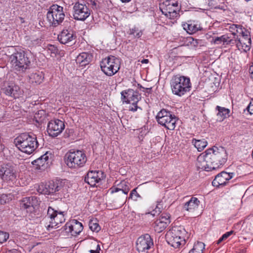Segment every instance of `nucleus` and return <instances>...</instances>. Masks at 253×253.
Returning a JSON list of instances; mask_svg holds the SVG:
<instances>
[{"label":"nucleus","mask_w":253,"mask_h":253,"mask_svg":"<svg viewBox=\"0 0 253 253\" xmlns=\"http://www.w3.org/2000/svg\"><path fill=\"white\" fill-rule=\"evenodd\" d=\"M130 34L133 35L135 38H139L141 37L142 32L141 31L138 30V29L134 28L130 30Z\"/></svg>","instance_id":"43"},{"label":"nucleus","mask_w":253,"mask_h":253,"mask_svg":"<svg viewBox=\"0 0 253 253\" xmlns=\"http://www.w3.org/2000/svg\"><path fill=\"white\" fill-rule=\"evenodd\" d=\"M76 34L72 30L64 29L58 36V40L62 44H68L75 40Z\"/></svg>","instance_id":"24"},{"label":"nucleus","mask_w":253,"mask_h":253,"mask_svg":"<svg viewBox=\"0 0 253 253\" xmlns=\"http://www.w3.org/2000/svg\"><path fill=\"white\" fill-rule=\"evenodd\" d=\"M192 144L197 149L198 151H202L207 146V141L205 139H196L193 138L192 140Z\"/></svg>","instance_id":"33"},{"label":"nucleus","mask_w":253,"mask_h":253,"mask_svg":"<svg viewBox=\"0 0 253 253\" xmlns=\"http://www.w3.org/2000/svg\"><path fill=\"white\" fill-rule=\"evenodd\" d=\"M136 189L137 188L133 189L129 194V198L131 199L134 201H137L138 198H141L140 195L136 191Z\"/></svg>","instance_id":"40"},{"label":"nucleus","mask_w":253,"mask_h":253,"mask_svg":"<svg viewBox=\"0 0 253 253\" xmlns=\"http://www.w3.org/2000/svg\"><path fill=\"white\" fill-rule=\"evenodd\" d=\"M48 161V156H47V154L46 153L42 155L39 158L34 161L32 162V164L33 165L36 166V169L41 170H44L49 166Z\"/></svg>","instance_id":"28"},{"label":"nucleus","mask_w":253,"mask_h":253,"mask_svg":"<svg viewBox=\"0 0 253 253\" xmlns=\"http://www.w3.org/2000/svg\"><path fill=\"white\" fill-rule=\"evenodd\" d=\"M238 33L239 34L240 36H241L240 38H251L250 31L244 28L242 25L239 29V32Z\"/></svg>","instance_id":"38"},{"label":"nucleus","mask_w":253,"mask_h":253,"mask_svg":"<svg viewBox=\"0 0 253 253\" xmlns=\"http://www.w3.org/2000/svg\"><path fill=\"white\" fill-rule=\"evenodd\" d=\"M91 10L84 3L76 2L73 6V15L77 20L84 21L90 15Z\"/></svg>","instance_id":"13"},{"label":"nucleus","mask_w":253,"mask_h":253,"mask_svg":"<svg viewBox=\"0 0 253 253\" xmlns=\"http://www.w3.org/2000/svg\"><path fill=\"white\" fill-rule=\"evenodd\" d=\"M162 13L169 19H177L179 16L180 6L177 1L163 0L159 4Z\"/></svg>","instance_id":"7"},{"label":"nucleus","mask_w":253,"mask_h":253,"mask_svg":"<svg viewBox=\"0 0 253 253\" xmlns=\"http://www.w3.org/2000/svg\"><path fill=\"white\" fill-rule=\"evenodd\" d=\"M200 201L196 197H192L183 206V210L190 213H194L199 206Z\"/></svg>","instance_id":"27"},{"label":"nucleus","mask_w":253,"mask_h":253,"mask_svg":"<svg viewBox=\"0 0 253 253\" xmlns=\"http://www.w3.org/2000/svg\"><path fill=\"white\" fill-rule=\"evenodd\" d=\"M98 249H100V247H99V245H97V249H96L97 250Z\"/></svg>","instance_id":"54"},{"label":"nucleus","mask_w":253,"mask_h":253,"mask_svg":"<svg viewBox=\"0 0 253 253\" xmlns=\"http://www.w3.org/2000/svg\"><path fill=\"white\" fill-rule=\"evenodd\" d=\"M21 253L19 251H18L16 249H12L10 250H6L4 253Z\"/></svg>","instance_id":"50"},{"label":"nucleus","mask_w":253,"mask_h":253,"mask_svg":"<svg viewBox=\"0 0 253 253\" xmlns=\"http://www.w3.org/2000/svg\"><path fill=\"white\" fill-rule=\"evenodd\" d=\"M215 110L218 111L216 116L217 120L220 122L223 121L229 116L230 110L227 108L216 106Z\"/></svg>","instance_id":"31"},{"label":"nucleus","mask_w":253,"mask_h":253,"mask_svg":"<svg viewBox=\"0 0 253 253\" xmlns=\"http://www.w3.org/2000/svg\"><path fill=\"white\" fill-rule=\"evenodd\" d=\"M92 58V55L87 52L80 53L76 58V62L81 66H84L89 64Z\"/></svg>","instance_id":"29"},{"label":"nucleus","mask_w":253,"mask_h":253,"mask_svg":"<svg viewBox=\"0 0 253 253\" xmlns=\"http://www.w3.org/2000/svg\"><path fill=\"white\" fill-rule=\"evenodd\" d=\"M100 67L105 75L112 76L116 74L120 68V59L114 56H109L102 59L100 62Z\"/></svg>","instance_id":"9"},{"label":"nucleus","mask_w":253,"mask_h":253,"mask_svg":"<svg viewBox=\"0 0 253 253\" xmlns=\"http://www.w3.org/2000/svg\"><path fill=\"white\" fill-rule=\"evenodd\" d=\"M45 219L48 222L47 229L57 228L59 225L65 221L64 211H59L49 207Z\"/></svg>","instance_id":"11"},{"label":"nucleus","mask_w":253,"mask_h":253,"mask_svg":"<svg viewBox=\"0 0 253 253\" xmlns=\"http://www.w3.org/2000/svg\"><path fill=\"white\" fill-rule=\"evenodd\" d=\"M63 7L57 4L51 5L46 14V19L50 26L56 27L60 25L65 18Z\"/></svg>","instance_id":"8"},{"label":"nucleus","mask_w":253,"mask_h":253,"mask_svg":"<svg viewBox=\"0 0 253 253\" xmlns=\"http://www.w3.org/2000/svg\"><path fill=\"white\" fill-rule=\"evenodd\" d=\"M156 120L160 125L164 126L169 130H173L177 121L176 117L172 113L166 109H163L156 116Z\"/></svg>","instance_id":"10"},{"label":"nucleus","mask_w":253,"mask_h":253,"mask_svg":"<svg viewBox=\"0 0 253 253\" xmlns=\"http://www.w3.org/2000/svg\"><path fill=\"white\" fill-rule=\"evenodd\" d=\"M63 187L61 181L51 180L47 183H42L38 185L37 191L42 194L50 195L55 194L59 191Z\"/></svg>","instance_id":"12"},{"label":"nucleus","mask_w":253,"mask_h":253,"mask_svg":"<svg viewBox=\"0 0 253 253\" xmlns=\"http://www.w3.org/2000/svg\"><path fill=\"white\" fill-rule=\"evenodd\" d=\"M10 63L14 70L24 72L30 69L31 61L27 53L23 50L16 51L9 57Z\"/></svg>","instance_id":"4"},{"label":"nucleus","mask_w":253,"mask_h":253,"mask_svg":"<svg viewBox=\"0 0 253 253\" xmlns=\"http://www.w3.org/2000/svg\"><path fill=\"white\" fill-rule=\"evenodd\" d=\"M233 233V231H230L225 233L217 241L216 244L218 245L220 244L223 241L226 240L228 237L231 235Z\"/></svg>","instance_id":"42"},{"label":"nucleus","mask_w":253,"mask_h":253,"mask_svg":"<svg viewBox=\"0 0 253 253\" xmlns=\"http://www.w3.org/2000/svg\"><path fill=\"white\" fill-rule=\"evenodd\" d=\"M65 128L63 121L58 119L50 121L47 126V132L52 137H56L60 134Z\"/></svg>","instance_id":"16"},{"label":"nucleus","mask_w":253,"mask_h":253,"mask_svg":"<svg viewBox=\"0 0 253 253\" xmlns=\"http://www.w3.org/2000/svg\"><path fill=\"white\" fill-rule=\"evenodd\" d=\"M210 159L214 170L224 165L227 159V154L226 150L223 147L214 146L207 150Z\"/></svg>","instance_id":"5"},{"label":"nucleus","mask_w":253,"mask_h":253,"mask_svg":"<svg viewBox=\"0 0 253 253\" xmlns=\"http://www.w3.org/2000/svg\"><path fill=\"white\" fill-rule=\"evenodd\" d=\"M48 50L50 51L51 53L54 54H56L58 51L57 48L53 45H48Z\"/></svg>","instance_id":"46"},{"label":"nucleus","mask_w":253,"mask_h":253,"mask_svg":"<svg viewBox=\"0 0 253 253\" xmlns=\"http://www.w3.org/2000/svg\"><path fill=\"white\" fill-rule=\"evenodd\" d=\"M170 86L173 94L181 96L190 90L191 84L189 78L177 75L172 77Z\"/></svg>","instance_id":"2"},{"label":"nucleus","mask_w":253,"mask_h":253,"mask_svg":"<svg viewBox=\"0 0 253 253\" xmlns=\"http://www.w3.org/2000/svg\"><path fill=\"white\" fill-rule=\"evenodd\" d=\"M6 95L14 98H19L23 94V90L20 87L15 84L8 85L4 89Z\"/></svg>","instance_id":"25"},{"label":"nucleus","mask_w":253,"mask_h":253,"mask_svg":"<svg viewBox=\"0 0 253 253\" xmlns=\"http://www.w3.org/2000/svg\"><path fill=\"white\" fill-rule=\"evenodd\" d=\"M167 225L165 223L161 222L159 220H156L154 223L153 227L155 231L158 233H160L163 231L166 227Z\"/></svg>","instance_id":"35"},{"label":"nucleus","mask_w":253,"mask_h":253,"mask_svg":"<svg viewBox=\"0 0 253 253\" xmlns=\"http://www.w3.org/2000/svg\"><path fill=\"white\" fill-rule=\"evenodd\" d=\"M43 253L39 252H37V253Z\"/></svg>","instance_id":"55"},{"label":"nucleus","mask_w":253,"mask_h":253,"mask_svg":"<svg viewBox=\"0 0 253 253\" xmlns=\"http://www.w3.org/2000/svg\"><path fill=\"white\" fill-rule=\"evenodd\" d=\"M247 109L251 114H253V99H252L249 105L248 106Z\"/></svg>","instance_id":"48"},{"label":"nucleus","mask_w":253,"mask_h":253,"mask_svg":"<svg viewBox=\"0 0 253 253\" xmlns=\"http://www.w3.org/2000/svg\"><path fill=\"white\" fill-rule=\"evenodd\" d=\"M118 187H112L109 189V191L111 194H113L119 191H122L123 192L127 195L129 190V183L125 180L122 181L118 184Z\"/></svg>","instance_id":"30"},{"label":"nucleus","mask_w":253,"mask_h":253,"mask_svg":"<svg viewBox=\"0 0 253 253\" xmlns=\"http://www.w3.org/2000/svg\"><path fill=\"white\" fill-rule=\"evenodd\" d=\"M66 164L69 168L78 169L85 165L87 158L82 151H70L66 154Z\"/></svg>","instance_id":"6"},{"label":"nucleus","mask_w":253,"mask_h":253,"mask_svg":"<svg viewBox=\"0 0 253 253\" xmlns=\"http://www.w3.org/2000/svg\"><path fill=\"white\" fill-rule=\"evenodd\" d=\"M0 177L4 181H13L16 178L14 168L8 164L2 165L0 168Z\"/></svg>","instance_id":"18"},{"label":"nucleus","mask_w":253,"mask_h":253,"mask_svg":"<svg viewBox=\"0 0 253 253\" xmlns=\"http://www.w3.org/2000/svg\"><path fill=\"white\" fill-rule=\"evenodd\" d=\"M39 204L38 198L35 196H32L23 198L20 201V206L22 209L32 211Z\"/></svg>","instance_id":"23"},{"label":"nucleus","mask_w":253,"mask_h":253,"mask_svg":"<svg viewBox=\"0 0 253 253\" xmlns=\"http://www.w3.org/2000/svg\"><path fill=\"white\" fill-rule=\"evenodd\" d=\"M89 252L90 253H99V252H97L96 251L91 250L89 251Z\"/></svg>","instance_id":"53"},{"label":"nucleus","mask_w":253,"mask_h":253,"mask_svg":"<svg viewBox=\"0 0 253 253\" xmlns=\"http://www.w3.org/2000/svg\"><path fill=\"white\" fill-rule=\"evenodd\" d=\"M169 214H162L161 217L157 219L158 220H159L160 221H161V222H164L166 224V225H168V224L170 223V220H169Z\"/></svg>","instance_id":"41"},{"label":"nucleus","mask_w":253,"mask_h":253,"mask_svg":"<svg viewBox=\"0 0 253 253\" xmlns=\"http://www.w3.org/2000/svg\"><path fill=\"white\" fill-rule=\"evenodd\" d=\"M187 232L181 226H175L169 230L166 235L168 243L174 248H178L185 244V236Z\"/></svg>","instance_id":"3"},{"label":"nucleus","mask_w":253,"mask_h":253,"mask_svg":"<svg viewBox=\"0 0 253 253\" xmlns=\"http://www.w3.org/2000/svg\"><path fill=\"white\" fill-rule=\"evenodd\" d=\"M137 102H132V104L128 107V110L132 112H135L138 109L142 110L140 107L137 106Z\"/></svg>","instance_id":"45"},{"label":"nucleus","mask_w":253,"mask_h":253,"mask_svg":"<svg viewBox=\"0 0 253 253\" xmlns=\"http://www.w3.org/2000/svg\"><path fill=\"white\" fill-rule=\"evenodd\" d=\"M205 246L203 243L198 242L194 244L193 248L190 250L188 253H203Z\"/></svg>","instance_id":"34"},{"label":"nucleus","mask_w":253,"mask_h":253,"mask_svg":"<svg viewBox=\"0 0 253 253\" xmlns=\"http://www.w3.org/2000/svg\"><path fill=\"white\" fill-rule=\"evenodd\" d=\"M9 238V234L3 231H0V243L5 242Z\"/></svg>","instance_id":"44"},{"label":"nucleus","mask_w":253,"mask_h":253,"mask_svg":"<svg viewBox=\"0 0 253 253\" xmlns=\"http://www.w3.org/2000/svg\"><path fill=\"white\" fill-rule=\"evenodd\" d=\"M16 146L21 152L28 154L33 153L39 146L36 135L33 133H23L14 139Z\"/></svg>","instance_id":"1"},{"label":"nucleus","mask_w":253,"mask_h":253,"mask_svg":"<svg viewBox=\"0 0 253 253\" xmlns=\"http://www.w3.org/2000/svg\"><path fill=\"white\" fill-rule=\"evenodd\" d=\"M232 39L227 35H224L220 37H216L213 39L214 42L216 44H220L223 42L224 44H230L232 45L231 41Z\"/></svg>","instance_id":"32"},{"label":"nucleus","mask_w":253,"mask_h":253,"mask_svg":"<svg viewBox=\"0 0 253 253\" xmlns=\"http://www.w3.org/2000/svg\"><path fill=\"white\" fill-rule=\"evenodd\" d=\"M122 2L126 3L130 1L131 0H120Z\"/></svg>","instance_id":"52"},{"label":"nucleus","mask_w":253,"mask_h":253,"mask_svg":"<svg viewBox=\"0 0 253 253\" xmlns=\"http://www.w3.org/2000/svg\"><path fill=\"white\" fill-rule=\"evenodd\" d=\"M122 99L126 103L138 102L141 98L140 95L137 91L128 89L121 92Z\"/></svg>","instance_id":"20"},{"label":"nucleus","mask_w":253,"mask_h":253,"mask_svg":"<svg viewBox=\"0 0 253 253\" xmlns=\"http://www.w3.org/2000/svg\"><path fill=\"white\" fill-rule=\"evenodd\" d=\"M83 226L82 223L76 219L67 222L62 228V232L67 236H76L83 230Z\"/></svg>","instance_id":"14"},{"label":"nucleus","mask_w":253,"mask_h":253,"mask_svg":"<svg viewBox=\"0 0 253 253\" xmlns=\"http://www.w3.org/2000/svg\"><path fill=\"white\" fill-rule=\"evenodd\" d=\"M205 153V154H200L197 158L196 163L197 168L208 171L214 170V167H212L211 163L209 154L207 153V150Z\"/></svg>","instance_id":"17"},{"label":"nucleus","mask_w":253,"mask_h":253,"mask_svg":"<svg viewBox=\"0 0 253 253\" xmlns=\"http://www.w3.org/2000/svg\"><path fill=\"white\" fill-rule=\"evenodd\" d=\"M182 25L183 29L189 34H194L202 29L200 24L196 21H188L183 23Z\"/></svg>","instance_id":"26"},{"label":"nucleus","mask_w":253,"mask_h":253,"mask_svg":"<svg viewBox=\"0 0 253 253\" xmlns=\"http://www.w3.org/2000/svg\"><path fill=\"white\" fill-rule=\"evenodd\" d=\"M234 175L233 172L228 173L222 171L218 174L212 182V185L215 187L225 185L226 183L231 179Z\"/></svg>","instance_id":"22"},{"label":"nucleus","mask_w":253,"mask_h":253,"mask_svg":"<svg viewBox=\"0 0 253 253\" xmlns=\"http://www.w3.org/2000/svg\"><path fill=\"white\" fill-rule=\"evenodd\" d=\"M31 42H32V44L33 45H39V44H41V40H40L39 39H33L31 41Z\"/></svg>","instance_id":"49"},{"label":"nucleus","mask_w":253,"mask_h":253,"mask_svg":"<svg viewBox=\"0 0 253 253\" xmlns=\"http://www.w3.org/2000/svg\"><path fill=\"white\" fill-rule=\"evenodd\" d=\"M31 79H33L32 82H34L37 84H40L43 81V77L41 75L35 73L31 75Z\"/></svg>","instance_id":"39"},{"label":"nucleus","mask_w":253,"mask_h":253,"mask_svg":"<svg viewBox=\"0 0 253 253\" xmlns=\"http://www.w3.org/2000/svg\"><path fill=\"white\" fill-rule=\"evenodd\" d=\"M231 42L232 45L235 44L239 50L247 51L250 49L252 40L251 38H239V36H237V37L232 39Z\"/></svg>","instance_id":"21"},{"label":"nucleus","mask_w":253,"mask_h":253,"mask_svg":"<svg viewBox=\"0 0 253 253\" xmlns=\"http://www.w3.org/2000/svg\"><path fill=\"white\" fill-rule=\"evenodd\" d=\"M89 227L93 232H99L101 228L96 220H90L89 222Z\"/></svg>","instance_id":"37"},{"label":"nucleus","mask_w":253,"mask_h":253,"mask_svg":"<svg viewBox=\"0 0 253 253\" xmlns=\"http://www.w3.org/2000/svg\"><path fill=\"white\" fill-rule=\"evenodd\" d=\"M140 62L142 64H147L149 62V60L147 59H142Z\"/></svg>","instance_id":"51"},{"label":"nucleus","mask_w":253,"mask_h":253,"mask_svg":"<svg viewBox=\"0 0 253 253\" xmlns=\"http://www.w3.org/2000/svg\"><path fill=\"white\" fill-rule=\"evenodd\" d=\"M161 212V208L158 206V205L157 206L156 208L154 210L152 211L150 213L153 216H155L156 214H159Z\"/></svg>","instance_id":"47"},{"label":"nucleus","mask_w":253,"mask_h":253,"mask_svg":"<svg viewBox=\"0 0 253 253\" xmlns=\"http://www.w3.org/2000/svg\"><path fill=\"white\" fill-rule=\"evenodd\" d=\"M154 243L150 235L146 234L139 237L136 242V248L139 253H146L152 246Z\"/></svg>","instance_id":"15"},{"label":"nucleus","mask_w":253,"mask_h":253,"mask_svg":"<svg viewBox=\"0 0 253 253\" xmlns=\"http://www.w3.org/2000/svg\"><path fill=\"white\" fill-rule=\"evenodd\" d=\"M105 177L104 173L101 171L91 170L88 172L85 176L84 181L91 186L94 187Z\"/></svg>","instance_id":"19"},{"label":"nucleus","mask_w":253,"mask_h":253,"mask_svg":"<svg viewBox=\"0 0 253 253\" xmlns=\"http://www.w3.org/2000/svg\"><path fill=\"white\" fill-rule=\"evenodd\" d=\"M241 25L237 24H232L229 27V31L232 33L233 35V39H234L237 37V34L239 32V29L240 28Z\"/></svg>","instance_id":"36"}]
</instances>
